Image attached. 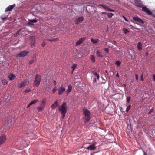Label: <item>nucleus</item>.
<instances>
[{"instance_id": "1", "label": "nucleus", "mask_w": 155, "mask_h": 155, "mask_svg": "<svg viewBox=\"0 0 155 155\" xmlns=\"http://www.w3.org/2000/svg\"><path fill=\"white\" fill-rule=\"evenodd\" d=\"M41 80V76L40 75L37 74L35 75L33 85L38 87L40 83Z\"/></svg>"}, {"instance_id": "2", "label": "nucleus", "mask_w": 155, "mask_h": 155, "mask_svg": "<svg viewBox=\"0 0 155 155\" xmlns=\"http://www.w3.org/2000/svg\"><path fill=\"white\" fill-rule=\"evenodd\" d=\"M58 110L61 113L67 112L68 110L67 105L65 102H63L61 106H58Z\"/></svg>"}, {"instance_id": "3", "label": "nucleus", "mask_w": 155, "mask_h": 155, "mask_svg": "<svg viewBox=\"0 0 155 155\" xmlns=\"http://www.w3.org/2000/svg\"><path fill=\"white\" fill-rule=\"evenodd\" d=\"M84 114L85 116V120L86 122H88L90 119V112L87 109L84 110Z\"/></svg>"}, {"instance_id": "4", "label": "nucleus", "mask_w": 155, "mask_h": 155, "mask_svg": "<svg viewBox=\"0 0 155 155\" xmlns=\"http://www.w3.org/2000/svg\"><path fill=\"white\" fill-rule=\"evenodd\" d=\"M28 52L27 51H24L16 54L15 56L17 58L19 57H24L25 56Z\"/></svg>"}, {"instance_id": "5", "label": "nucleus", "mask_w": 155, "mask_h": 155, "mask_svg": "<svg viewBox=\"0 0 155 155\" xmlns=\"http://www.w3.org/2000/svg\"><path fill=\"white\" fill-rule=\"evenodd\" d=\"M134 2L137 7L142 8L143 6L142 2L140 0H134Z\"/></svg>"}, {"instance_id": "6", "label": "nucleus", "mask_w": 155, "mask_h": 155, "mask_svg": "<svg viewBox=\"0 0 155 155\" xmlns=\"http://www.w3.org/2000/svg\"><path fill=\"white\" fill-rule=\"evenodd\" d=\"M29 83L28 80L25 79L24 81L21 83L18 84V86L19 88H21L27 85Z\"/></svg>"}, {"instance_id": "7", "label": "nucleus", "mask_w": 155, "mask_h": 155, "mask_svg": "<svg viewBox=\"0 0 155 155\" xmlns=\"http://www.w3.org/2000/svg\"><path fill=\"white\" fill-rule=\"evenodd\" d=\"M97 144V142H95L93 144H91L86 149L88 150L92 151L96 149V147L95 145Z\"/></svg>"}, {"instance_id": "8", "label": "nucleus", "mask_w": 155, "mask_h": 155, "mask_svg": "<svg viewBox=\"0 0 155 155\" xmlns=\"http://www.w3.org/2000/svg\"><path fill=\"white\" fill-rule=\"evenodd\" d=\"M142 10L146 12L149 15L152 14V12L146 7L143 6Z\"/></svg>"}, {"instance_id": "9", "label": "nucleus", "mask_w": 155, "mask_h": 155, "mask_svg": "<svg viewBox=\"0 0 155 155\" xmlns=\"http://www.w3.org/2000/svg\"><path fill=\"white\" fill-rule=\"evenodd\" d=\"M6 139V136L5 135H3L0 137V145L4 143Z\"/></svg>"}, {"instance_id": "10", "label": "nucleus", "mask_w": 155, "mask_h": 155, "mask_svg": "<svg viewBox=\"0 0 155 155\" xmlns=\"http://www.w3.org/2000/svg\"><path fill=\"white\" fill-rule=\"evenodd\" d=\"M65 91V88L62 85L58 89V94L59 95H61L63 94V92Z\"/></svg>"}, {"instance_id": "11", "label": "nucleus", "mask_w": 155, "mask_h": 155, "mask_svg": "<svg viewBox=\"0 0 155 155\" xmlns=\"http://www.w3.org/2000/svg\"><path fill=\"white\" fill-rule=\"evenodd\" d=\"M86 38L85 37L81 38L76 42L75 45L76 46H78L80 44L82 43L86 39Z\"/></svg>"}, {"instance_id": "12", "label": "nucleus", "mask_w": 155, "mask_h": 155, "mask_svg": "<svg viewBox=\"0 0 155 155\" xmlns=\"http://www.w3.org/2000/svg\"><path fill=\"white\" fill-rule=\"evenodd\" d=\"M84 20V18L83 17H80L78 18L75 20L76 24L78 25L80 22Z\"/></svg>"}, {"instance_id": "13", "label": "nucleus", "mask_w": 155, "mask_h": 155, "mask_svg": "<svg viewBox=\"0 0 155 155\" xmlns=\"http://www.w3.org/2000/svg\"><path fill=\"white\" fill-rule=\"evenodd\" d=\"M30 41L31 43V47H33L35 43V38L34 36H31L30 37Z\"/></svg>"}, {"instance_id": "14", "label": "nucleus", "mask_w": 155, "mask_h": 155, "mask_svg": "<svg viewBox=\"0 0 155 155\" xmlns=\"http://www.w3.org/2000/svg\"><path fill=\"white\" fill-rule=\"evenodd\" d=\"M133 18L134 20L142 24H143L144 23V22L143 20L137 17H133Z\"/></svg>"}, {"instance_id": "15", "label": "nucleus", "mask_w": 155, "mask_h": 155, "mask_svg": "<svg viewBox=\"0 0 155 155\" xmlns=\"http://www.w3.org/2000/svg\"><path fill=\"white\" fill-rule=\"evenodd\" d=\"M15 4H14L13 5H9L8 6L6 9L5 10V12L9 11H11L13 8L15 6Z\"/></svg>"}, {"instance_id": "16", "label": "nucleus", "mask_w": 155, "mask_h": 155, "mask_svg": "<svg viewBox=\"0 0 155 155\" xmlns=\"http://www.w3.org/2000/svg\"><path fill=\"white\" fill-rule=\"evenodd\" d=\"M59 104H58L57 101H56L51 106V107L53 109L57 107L58 106Z\"/></svg>"}, {"instance_id": "17", "label": "nucleus", "mask_w": 155, "mask_h": 155, "mask_svg": "<svg viewBox=\"0 0 155 155\" xmlns=\"http://www.w3.org/2000/svg\"><path fill=\"white\" fill-rule=\"evenodd\" d=\"M142 44L141 42H139L137 45V48L139 51L142 50Z\"/></svg>"}, {"instance_id": "18", "label": "nucleus", "mask_w": 155, "mask_h": 155, "mask_svg": "<svg viewBox=\"0 0 155 155\" xmlns=\"http://www.w3.org/2000/svg\"><path fill=\"white\" fill-rule=\"evenodd\" d=\"M8 78L10 80H12L16 78V76L12 74H10L8 75Z\"/></svg>"}, {"instance_id": "19", "label": "nucleus", "mask_w": 155, "mask_h": 155, "mask_svg": "<svg viewBox=\"0 0 155 155\" xmlns=\"http://www.w3.org/2000/svg\"><path fill=\"white\" fill-rule=\"evenodd\" d=\"M38 20L36 19H33L32 20H30L29 21V24L31 25H33V23H36Z\"/></svg>"}, {"instance_id": "20", "label": "nucleus", "mask_w": 155, "mask_h": 155, "mask_svg": "<svg viewBox=\"0 0 155 155\" xmlns=\"http://www.w3.org/2000/svg\"><path fill=\"white\" fill-rule=\"evenodd\" d=\"M97 56L99 58L102 57L103 56L99 50H97L96 52Z\"/></svg>"}, {"instance_id": "21", "label": "nucleus", "mask_w": 155, "mask_h": 155, "mask_svg": "<svg viewBox=\"0 0 155 155\" xmlns=\"http://www.w3.org/2000/svg\"><path fill=\"white\" fill-rule=\"evenodd\" d=\"M72 86L71 85H68V89H67V91H66V92L68 94L71 91V90H72Z\"/></svg>"}, {"instance_id": "22", "label": "nucleus", "mask_w": 155, "mask_h": 155, "mask_svg": "<svg viewBox=\"0 0 155 155\" xmlns=\"http://www.w3.org/2000/svg\"><path fill=\"white\" fill-rule=\"evenodd\" d=\"M46 102V99L45 98H44L41 101V105L45 106V105Z\"/></svg>"}, {"instance_id": "23", "label": "nucleus", "mask_w": 155, "mask_h": 155, "mask_svg": "<svg viewBox=\"0 0 155 155\" xmlns=\"http://www.w3.org/2000/svg\"><path fill=\"white\" fill-rule=\"evenodd\" d=\"M44 107L45 106L40 105L38 108V111H42L43 110Z\"/></svg>"}, {"instance_id": "24", "label": "nucleus", "mask_w": 155, "mask_h": 155, "mask_svg": "<svg viewBox=\"0 0 155 155\" xmlns=\"http://www.w3.org/2000/svg\"><path fill=\"white\" fill-rule=\"evenodd\" d=\"M8 16V15H5L4 14H3L1 16V18L3 20H4L7 18Z\"/></svg>"}, {"instance_id": "25", "label": "nucleus", "mask_w": 155, "mask_h": 155, "mask_svg": "<svg viewBox=\"0 0 155 155\" xmlns=\"http://www.w3.org/2000/svg\"><path fill=\"white\" fill-rule=\"evenodd\" d=\"M91 41L92 43L96 44L98 42L99 40L98 39H94L93 38H91Z\"/></svg>"}, {"instance_id": "26", "label": "nucleus", "mask_w": 155, "mask_h": 155, "mask_svg": "<svg viewBox=\"0 0 155 155\" xmlns=\"http://www.w3.org/2000/svg\"><path fill=\"white\" fill-rule=\"evenodd\" d=\"M38 101V100L35 99L32 101L30 103H29V105H31L32 104H34L36 102H37Z\"/></svg>"}, {"instance_id": "27", "label": "nucleus", "mask_w": 155, "mask_h": 155, "mask_svg": "<svg viewBox=\"0 0 155 155\" xmlns=\"http://www.w3.org/2000/svg\"><path fill=\"white\" fill-rule=\"evenodd\" d=\"M58 39V38H54L53 39H47V40L51 42H54L56 41H57Z\"/></svg>"}, {"instance_id": "28", "label": "nucleus", "mask_w": 155, "mask_h": 155, "mask_svg": "<svg viewBox=\"0 0 155 155\" xmlns=\"http://www.w3.org/2000/svg\"><path fill=\"white\" fill-rule=\"evenodd\" d=\"M90 59L93 62V63H94L95 62V57L93 55L91 56Z\"/></svg>"}, {"instance_id": "29", "label": "nucleus", "mask_w": 155, "mask_h": 155, "mask_svg": "<svg viewBox=\"0 0 155 155\" xmlns=\"http://www.w3.org/2000/svg\"><path fill=\"white\" fill-rule=\"evenodd\" d=\"M2 83L4 84H6L8 83L7 80L5 79H2Z\"/></svg>"}, {"instance_id": "30", "label": "nucleus", "mask_w": 155, "mask_h": 155, "mask_svg": "<svg viewBox=\"0 0 155 155\" xmlns=\"http://www.w3.org/2000/svg\"><path fill=\"white\" fill-rule=\"evenodd\" d=\"M107 15L108 18H111L114 15V14L111 13H109L107 14Z\"/></svg>"}, {"instance_id": "31", "label": "nucleus", "mask_w": 155, "mask_h": 155, "mask_svg": "<svg viewBox=\"0 0 155 155\" xmlns=\"http://www.w3.org/2000/svg\"><path fill=\"white\" fill-rule=\"evenodd\" d=\"M121 62L119 61H116L115 62V64L117 65V66H118L120 65Z\"/></svg>"}, {"instance_id": "32", "label": "nucleus", "mask_w": 155, "mask_h": 155, "mask_svg": "<svg viewBox=\"0 0 155 155\" xmlns=\"http://www.w3.org/2000/svg\"><path fill=\"white\" fill-rule=\"evenodd\" d=\"M20 32V30H18L17 31L15 34L14 35V36L15 37H17L18 36L19 33Z\"/></svg>"}, {"instance_id": "33", "label": "nucleus", "mask_w": 155, "mask_h": 155, "mask_svg": "<svg viewBox=\"0 0 155 155\" xmlns=\"http://www.w3.org/2000/svg\"><path fill=\"white\" fill-rule=\"evenodd\" d=\"M93 74H94L97 76V78L99 79V76L96 72H93Z\"/></svg>"}, {"instance_id": "34", "label": "nucleus", "mask_w": 155, "mask_h": 155, "mask_svg": "<svg viewBox=\"0 0 155 155\" xmlns=\"http://www.w3.org/2000/svg\"><path fill=\"white\" fill-rule=\"evenodd\" d=\"M35 60L34 59H32V60H31L29 62V64H32V63H34V62L35 61Z\"/></svg>"}, {"instance_id": "35", "label": "nucleus", "mask_w": 155, "mask_h": 155, "mask_svg": "<svg viewBox=\"0 0 155 155\" xmlns=\"http://www.w3.org/2000/svg\"><path fill=\"white\" fill-rule=\"evenodd\" d=\"M57 88L56 87H55L54 89L52 90V91L53 93H54L57 90Z\"/></svg>"}, {"instance_id": "36", "label": "nucleus", "mask_w": 155, "mask_h": 155, "mask_svg": "<svg viewBox=\"0 0 155 155\" xmlns=\"http://www.w3.org/2000/svg\"><path fill=\"white\" fill-rule=\"evenodd\" d=\"M130 97H127V102L128 103H129L130 101Z\"/></svg>"}, {"instance_id": "37", "label": "nucleus", "mask_w": 155, "mask_h": 155, "mask_svg": "<svg viewBox=\"0 0 155 155\" xmlns=\"http://www.w3.org/2000/svg\"><path fill=\"white\" fill-rule=\"evenodd\" d=\"M31 91V90L30 89H27V90H25L24 91V92L25 93H28L29 92Z\"/></svg>"}, {"instance_id": "38", "label": "nucleus", "mask_w": 155, "mask_h": 155, "mask_svg": "<svg viewBox=\"0 0 155 155\" xmlns=\"http://www.w3.org/2000/svg\"><path fill=\"white\" fill-rule=\"evenodd\" d=\"M67 112H61V114L62 115V117L64 118L65 116V114Z\"/></svg>"}, {"instance_id": "39", "label": "nucleus", "mask_w": 155, "mask_h": 155, "mask_svg": "<svg viewBox=\"0 0 155 155\" xmlns=\"http://www.w3.org/2000/svg\"><path fill=\"white\" fill-rule=\"evenodd\" d=\"M77 67V64H73V66L72 67V68L73 69V70H74L75 69V68Z\"/></svg>"}, {"instance_id": "40", "label": "nucleus", "mask_w": 155, "mask_h": 155, "mask_svg": "<svg viewBox=\"0 0 155 155\" xmlns=\"http://www.w3.org/2000/svg\"><path fill=\"white\" fill-rule=\"evenodd\" d=\"M104 51L106 53H108L109 52V49L108 48H105L104 49Z\"/></svg>"}, {"instance_id": "41", "label": "nucleus", "mask_w": 155, "mask_h": 155, "mask_svg": "<svg viewBox=\"0 0 155 155\" xmlns=\"http://www.w3.org/2000/svg\"><path fill=\"white\" fill-rule=\"evenodd\" d=\"M131 105H129L127 108V112H128L130 108Z\"/></svg>"}, {"instance_id": "42", "label": "nucleus", "mask_w": 155, "mask_h": 155, "mask_svg": "<svg viewBox=\"0 0 155 155\" xmlns=\"http://www.w3.org/2000/svg\"><path fill=\"white\" fill-rule=\"evenodd\" d=\"M46 45V43L45 42V41H43L41 44V46H42V47H44L45 46V45Z\"/></svg>"}, {"instance_id": "43", "label": "nucleus", "mask_w": 155, "mask_h": 155, "mask_svg": "<svg viewBox=\"0 0 155 155\" xmlns=\"http://www.w3.org/2000/svg\"><path fill=\"white\" fill-rule=\"evenodd\" d=\"M154 110V109H153V108H152L149 111V113H148V114H151L153 111Z\"/></svg>"}, {"instance_id": "44", "label": "nucleus", "mask_w": 155, "mask_h": 155, "mask_svg": "<svg viewBox=\"0 0 155 155\" xmlns=\"http://www.w3.org/2000/svg\"><path fill=\"white\" fill-rule=\"evenodd\" d=\"M141 81H144V79L143 78V74H142L141 77V79H140Z\"/></svg>"}, {"instance_id": "45", "label": "nucleus", "mask_w": 155, "mask_h": 155, "mask_svg": "<svg viewBox=\"0 0 155 155\" xmlns=\"http://www.w3.org/2000/svg\"><path fill=\"white\" fill-rule=\"evenodd\" d=\"M104 9L105 10L108 11L109 7L108 6H105L104 8Z\"/></svg>"}, {"instance_id": "46", "label": "nucleus", "mask_w": 155, "mask_h": 155, "mask_svg": "<svg viewBox=\"0 0 155 155\" xmlns=\"http://www.w3.org/2000/svg\"><path fill=\"white\" fill-rule=\"evenodd\" d=\"M104 9L105 10L108 11L109 7L108 6H105L104 8Z\"/></svg>"}, {"instance_id": "47", "label": "nucleus", "mask_w": 155, "mask_h": 155, "mask_svg": "<svg viewBox=\"0 0 155 155\" xmlns=\"http://www.w3.org/2000/svg\"><path fill=\"white\" fill-rule=\"evenodd\" d=\"M108 11H111V12H114V10H112L110 8H108Z\"/></svg>"}, {"instance_id": "48", "label": "nucleus", "mask_w": 155, "mask_h": 155, "mask_svg": "<svg viewBox=\"0 0 155 155\" xmlns=\"http://www.w3.org/2000/svg\"><path fill=\"white\" fill-rule=\"evenodd\" d=\"M108 11H111V12H114V10H112L110 8H108Z\"/></svg>"}, {"instance_id": "49", "label": "nucleus", "mask_w": 155, "mask_h": 155, "mask_svg": "<svg viewBox=\"0 0 155 155\" xmlns=\"http://www.w3.org/2000/svg\"><path fill=\"white\" fill-rule=\"evenodd\" d=\"M135 78H136V80L137 81L138 80V76L137 75V74L135 75Z\"/></svg>"}, {"instance_id": "50", "label": "nucleus", "mask_w": 155, "mask_h": 155, "mask_svg": "<svg viewBox=\"0 0 155 155\" xmlns=\"http://www.w3.org/2000/svg\"><path fill=\"white\" fill-rule=\"evenodd\" d=\"M153 77L154 81H155V74L153 75Z\"/></svg>"}, {"instance_id": "51", "label": "nucleus", "mask_w": 155, "mask_h": 155, "mask_svg": "<svg viewBox=\"0 0 155 155\" xmlns=\"http://www.w3.org/2000/svg\"><path fill=\"white\" fill-rule=\"evenodd\" d=\"M123 31H124V34H126V28L123 29Z\"/></svg>"}, {"instance_id": "52", "label": "nucleus", "mask_w": 155, "mask_h": 155, "mask_svg": "<svg viewBox=\"0 0 155 155\" xmlns=\"http://www.w3.org/2000/svg\"><path fill=\"white\" fill-rule=\"evenodd\" d=\"M151 15H152L153 17L154 18H155V14H152H152H151Z\"/></svg>"}, {"instance_id": "53", "label": "nucleus", "mask_w": 155, "mask_h": 155, "mask_svg": "<svg viewBox=\"0 0 155 155\" xmlns=\"http://www.w3.org/2000/svg\"><path fill=\"white\" fill-rule=\"evenodd\" d=\"M100 6H101L103 8H104V7L105 5H101V4H100L99 5Z\"/></svg>"}, {"instance_id": "54", "label": "nucleus", "mask_w": 155, "mask_h": 155, "mask_svg": "<svg viewBox=\"0 0 155 155\" xmlns=\"http://www.w3.org/2000/svg\"><path fill=\"white\" fill-rule=\"evenodd\" d=\"M53 82H54V85H56V81H55V80H54V81H53Z\"/></svg>"}, {"instance_id": "55", "label": "nucleus", "mask_w": 155, "mask_h": 155, "mask_svg": "<svg viewBox=\"0 0 155 155\" xmlns=\"http://www.w3.org/2000/svg\"><path fill=\"white\" fill-rule=\"evenodd\" d=\"M101 13L102 14H107V13L106 12H102Z\"/></svg>"}, {"instance_id": "56", "label": "nucleus", "mask_w": 155, "mask_h": 155, "mask_svg": "<svg viewBox=\"0 0 155 155\" xmlns=\"http://www.w3.org/2000/svg\"><path fill=\"white\" fill-rule=\"evenodd\" d=\"M31 105H29V104H28V106L27 107V108H28Z\"/></svg>"}, {"instance_id": "57", "label": "nucleus", "mask_w": 155, "mask_h": 155, "mask_svg": "<svg viewBox=\"0 0 155 155\" xmlns=\"http://www.w3.org/2000/svg\"><path fill=\"white\" fill-rule=\"evenodd\" d=\"M123 17L124 19L126 21V18L124 16H123Z\"/></svg>"}, {"instance_id": "58", "label": "nucleus", "mask_w": 155, "mask_h": 155, "mask_svg": "<svg viewBox=\"0 0 155 155\" xmlns=\"http://www.w3.org/2000/svg\"><path fill=\"white\" fill-rule=\"evenodd\" d=\"M129 32V31L127 29V33Z\"/></svg>"}, {"instance_id": "59", "label": "nucleus", "mask_w": 155, "mask_h": 155, "mask_svg": "<svg viewBox=\"0 0 155 155\" xmlns=\"http://www.w3.org/2000/svg\"><path fill=\"white\" fill-rule=\"evenodd\" d=\"M118 76H119V75H118V74H117L116 76H117V77H118Z\"/></svg>"}, {"instance_id": "60", "label": "nucleus", "mask_w": 155, "mask_h": 155, "mask_svg": "<svg viewBox=\"0 0 155 155\" xmlns=\"http://www.w3.org/2000/svg\"><path fill=\"white\" fill-rule=\"evenodd\" d=\"M148 52H147V53H146V54H147V55H148Z\"/></svg>"}, {"instance_id": "61", "label": "nucleus", "mask_w": 155, "mask_h": 155, "mask_svg": "<svg viewBox=\"0 0 155 155\" xmlns=\"http://www.w3.org/2000/svg\"><path fill=\"white\" fill-rule=\"evenodd\" d=\"M94 81H96V79L95 78L94 79Z\"/></svg>"}, {"instance_id": "62", "label": "nucleus", "mask_w": 155, "mask_h": 155, "mask_svg": "<svg viewBox=\"0 0 155 155\" xmlns=\"http://www.w3.org/2000/svg\"><path fill=\"white\" fill-rule=\"evenodd\" d=\"M124 85L126 86V85L125 84H124Z\"/></svg>"}]
</instances>
